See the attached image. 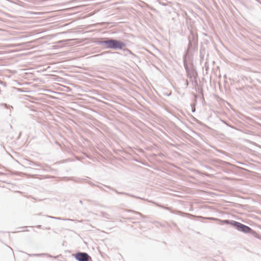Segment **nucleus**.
<instances>
[{
  "mask_svg": "<svg viewBox=\"0 0 261 261\" xmlns=\"http://www.w3.org/2000/svg\"><path fill=\"white\" fill-rule=\"evenodd\" d=\"M96 44L105 47L106 49H113L115 50L122 49L125 47L126 44L117 39L107 38L105 40H98L96 42Z\"/></svg>",
  "mask_w": 261,
  "mask_h": 261,
  "instance_id": "1",
  "label": "nucleus"
},
{
  "mask_svg": "<svg viewBox=\"0 0 261 261\" xmlns=\"http://www.w3.org/2000/svg\"><path fill=\"white\" fill-rule=\"evenodd\" d=\"M224 223L226 224L230 225L239 231L245 233H251L252 234L256 233L255 231L252 229L250 227L240 222L231 220H224Z\"/></svg>",
  "mask_w": 261,
  "mask_h": 261,
  "instance_id": "2",
  "label": "nucleus"
},
{
  "mask_svg": "<svg viewBox=\"0 0 261 261\" xmlns=\"http://www.w3.org/2000/svg\"><path fill=\"white\" fill-rule=\"evenodd\" d=\"M73 255L77 261H90L92 259L91 257L86 252H79Z\"/></svg>",
  "mask_w": 261,
  "mask_h": 261,
  "instance_id": "3",
  "label": "nucleus"
},
{
  "mask_svg": "<svg viewBox=\"0 0 261 261\" xmlns=\"http://www.w3.org/2000/svg\"><path fill=\"white\" fill-rule=\"evenodd\" d=\"M112 190L113 191H115L116 193H117L118 194L127 195V196H130V197H135V198H139V199L141 198L140 197L135 196H134L133 195H131V194H130L129 193H127L118 192L117 190L114 189H112Z\"/></svg>",
  "mask_w": 261,
  "mask_h": 261,
  "instance_id": "4",
  "label": "nucleus"
},
{
  "mask_svg": "<svg viewBox=\"0 0 261 261\" xmlns=\"http://www.w3.org/2000/svg\"><path fill=\"white\" fill-rule=\"evenodd\" d=\"M86 182H87V183H88L89 184H90V185H91L92 186H93V187L96 186V187H97L99 188L100 189H103V190H105V189H103L102 188V187H101V186H100L99 185H95V184H94V183H93V182H91V181H89V180H88V181H86Z\"/></svg>",
  "mask_w": 261,
  "mask_h": 261,
  "instance_id": "5",
  "label": "nucleus"
},
{
  "mask_svg": "<svg viewBox=\"0 0 261 261\" xmlns=\"http://www.w3.org/2000/svg\"><path fill=\"white\" fill-rule=\"evenodd\" d=\"M47 217L49 218L54 219L65 220V219L61 218L60 217H56L50 216H47Z\"/></svg>",
  "mask_w": 261,
  "mask_h": 261,
  "instance_id": "6",
  "label": "nucleus"
},
{
  "mask_svg": "<svg viewBox=\"0 0 261 261\" xmlns=\"http://www.w3.org/2000/svg\"><path fill=\"white\" fill-rule=\"evenodd\" d=\"M101 215L103 217L106 218H109L108 217V214L106 212H101Z\"/></svg>",
  "mask_w": 261,
  "mask_h": 261,
  "instance_id": "7",
  "label": "nucleus"
},
{
  "mask_svg": "<svg viewBox=\"0 0 261 261\" xmlns=\"http://www.w3.org/2000/svg\"><path fill=\"white\" fill-rule=\"evenodd\" d=\"M45 256H48L50 258H57L58 257V256H53L51 255H50V254H47V253H45Z\"/></svg>",
  "mask_w": 261,
  "mask_h": 261,
  "instance_id": "8",
  "label": "nucleus"
},
{
  "mask_svg": "<svg viewBox=\"0 0 261 261\" xmlns=\"http://www.w3.org/2000/svg\"><path fill=\"white\" fill-rule=\"evenodd\" d=\"M184 66H185V68L187 73H189L190 72V71H191V70L189 69L188 65L185 63Z\"/></svg>",
  "mask_w": 261,
  "mask_h": 261,
  "instance_id": "9",
  "label": "nucleus"
},
{
  "mask_svg": "<svg viewBox=\"0 0 261 261\" xmlns=\"http://www.w3.org/2000/svg\"><path fill=\"white\" fill-rule=\"evenodd\" d=\"M70 41V40H62L58 42V43H65L68 41Z\"/></svg>",
  "mask_w": 261,
  "mask_h": 261,
  "instance_id": "10",
  "label": "nucleus"
},
{
  "mask_svg": "<svg viewBox=\"0 0 261 261\" xmlns=\"http://www.w3.org/2000/svg\"><path fill=\"white\" fill-rule=\"evenodd\" d=\"M187 73V76L188 77H189L190 79H192L193 75H192L191 71H190V72L189 73Z\"/></svg>",
  "mask_w": 261,
  "mask_h": 261,
  "instance_id": "11",
  "label": "nucleus"
},
{
  "mask_svg": "<svg viewBox=\"0 0 261 261\" xmlns=\"http://www.w3.org/2000/svg\"><path fill=\"white\" fill-rule=\"evenodd\" d=\"M45 253H35V256H45Z\"/></svg>",
  "mask_w": 261,
  "mask_h": 261,
  "instance_id": "12",
  "label": "nucleus"
},
{
  "mask_svg": "<svg viewBox=\"0 0 261 261\" xmlns=\"http://www.w3.org/2000/svg\"><path fill=\"white\" fill-rule=\"evenodd\" d=\"M134 213L136 214V215L139 216L140 217H142V214H141L139 212H134Z\"/></svg>",
  "mask_w": 261,
  "mask_h": 261,
  "instance_id": "13",
  "label": "nucleus"
},
{
  "mask_svg": "<svg viewBox=\"0 0 261 261\" xmlns=\"http://www.w3.org/2000/svg\"><path fill=\"white\" fill-rule=\"evenodd\" d=\"M192 112H194L195 111V107H193L192 106Z\"/></svg>",
  "mask_w": 261,
  "mask_h": 261,
  "instance_id": "14",
  "label": "nucleus"
},
{
  "mask_svg": "<svg viewBox=\"0 0 261 261\" xmlns=\"http://www.w3.org/2000/svg\"><path fill=\"white\" fill-rule=\"evenodd\" d=\"M125 51H126L127 53H129V54H132L131 51H130L129 49H126L125 50Z\"/></svg>",
  "mask_w": 261,
  "mask_h": 261,
  "instance_id": "15",
  "label": "nucleus"
},
{
  "mask_svg": "<svg viewBox=\"0 0 261 261\" xmlns=\"http://www.w3.org/2000/svg\"><path fill=\"white\" fill-rule=\"evenodd\" d=\"M28 255L30 256H35V253L34 254H28Z\"/></svg>",
  "mask_w": 261,
  "mask_h": 261,
  "instance_id": "16",
  "label": "nucleus"
},
{
  "mask_svg": "<svg viewBox=\"0 0 261 261\" xmlns=\"http://www.w3.org/2000/svg\"><path fill=\"white\" fill-rule=\"evenodd\" d=\"M103 187H105L106 188H109V189H110V188L108 186H105V185H103Z\"/></svg>",
  "mask_w": 261,
  "mask_h": 261,
  "instance_id": "17",
  "label": "nucleus"
},
{
  "mask_svg": "<svg viewBox=\"0 0 261 261\" xmlns=\"http://www.w3.org/2000/svg\"><path fill=\"white\" fill-rule=\"evenodd\" d=\"M188 85H189V82H188V81L187 80L186 81V85L188 86Z\"/></svg>",
  "mask_w": 261,
  "mask_h": 261,
  "instance_id": "18",
  "label": "nucleus"
},
{
  "mask_svg": "<svg viewBox=\"0 0 261 261\" xmlns=\"http://www.w3.org/2000/svg\"><path fill=\"white\" fill-rule=\"evenodd\" d=\"M199 92H200V93H202V89H200V90L199 91Z\"/></svg>",
  "mask_w": 261,
  "mask_h": 261,
  "instance_id": "19",
  "label": "nucleus"
},
{
  "mask_svg": "<svg viewBox=\"0 0 261 261\" xmlns=\"http://www.w3.org/2000/svg\"><path fill=\"white\" fill-rule=\"evenodd\" d=\"M37 227L38 228H40V227H41V225H37Z\"/></svg>",
  "mask_w": 261,
  "mask_h": 261,
  "instance_id": "20",
  "label": "nucleus"
},
{
  "mask_svg": "<svg viewBox=\"0 0 261 261\" xmlns=\"http://www.w3.org/2000/svg\"><path fill=\"white\" fill-rule=\"evenodd\" d=\"M80 203L81 204H83L82 201V200H80Z\"/></svg>",
  "mask_w": 261,
  "mask_h": 261,
  "instance_id": "21",
  "label": "nucleus"
},
{
  "mask_svg": "<svg viewBox=\"0 0 261 261\" xmlns=\"http://www.w3.org/2000/svg\"><path fill=\"white\" fill-rule=\"evenodd\" d=\"M197 95H195V99H196V98H197Z\"/></svg>",
  "mask_w": 261,
  "mask_h": 261,
  "instance_id": "22",
  "label": "nucleus"
},
{
  "mask_svg": "<svg viewBox=\"0 0 261 261\" xmlns=\"http://www.w3.org/2000/svg\"><path fill=\"white\" fill-rule=\"evenodd\" d=\"M38 215H41V213H39L38 214Z\"/></svg>",
  "mask_w": 261,
  "mask_h": 261,
  "instance_id": "23",
  "label": "nucleus"
},
{
  "mask_svg": "<svg viewBox=\"0 0 261 261\" xmlns=\"http://www.w3.org/2000/svg\"><path fill=\"white\" fill-rule=\"evenodd\" d=\"M3 173L2 172H0V174H2Z\"/></svg>",
  "mask_w": 261,
  "mask_h": 261,
  "instance_id": "24",
  "label": "nucleus"
},
{
  "mask_svg": "<svg viewBox=\"0 0 261 261\" xmlns=\"http://www.w3.org/2000/svg\"><path fill=\"white\" fill-rule=\"evenodd\" d=\"M1 93V90L0 89V93Z\"/></svg>",
  "mask_w": 261,
  "mask_h": 261,
  "instance_id": "25",
  "label": "nucleus"
}]
</instances>
